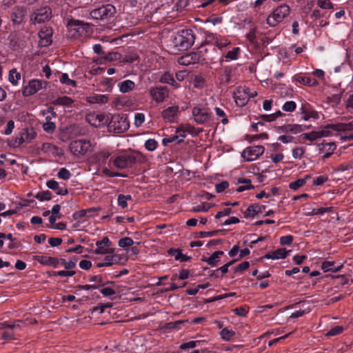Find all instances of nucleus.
Returning a JSON list of instances; mask_svg holds the SVG:
<instances>
[{
	"instance_id": "obj_1",
	"label": "nucleus",
	"mask_w": 353,
	"mask_h": 353,
	"mask_svg": "<svg viewBox=\"0 0 353 353\" xmlns=\"http://www.w3.org/2000/svg\"><path fill=\"white\" fill-rule=\"evenodd\" d=\"M195 37L190 29L180 31L173 39L174 45L180 50H185L190 48L194 42Z\"/></svg>"
},
{
	"instance_id": "obj_2",
	"label": "nucleus",
	"mask_w": 353,
	"mask_h": 353,
	"mask_svg": "<svg viewBox=\"0 0 353 353\" xmlns=\"http://www.w3.org/2000/svg\"><path fill=\"white\" fill-rule=\"evenodd\" d=\"M130 123L125 115L115 114L112 116L108 124V130L117 134L123 133L128 130Z\"/></svg>"
},
{
	"instance_id": "obj_3",
	"label": "nucleus",
	"mask_w": 353,
	"mask_h": 353,
	"mask_svg": "<svg viewBox=\"0 0 353 353\" xmlns=\"http://www.w3.org/2000/svg\"><path fill=\"white\" fill-rule=\"evenodd\" d=\"M116 13V8L111 4L102 5L90 11V14L94 20L105 21L113 17Z\"/></svg>"
},
{
	"instance_id": "obj_4",
	"label": "nucleus",
	"mask_w": 353,
	"mask_h": 353,
	"mask_svg": "<svg viewBox=\"0 0 353 353\" xmlns=\"http://www.w3.org/2000/svg\"><path fill=\"white\" fill-rule=\"evenodd\" d=\"M290 8L285 3L281 4L275 8L273 12L268 17L267 23L272 27L276 26L278 23L289 15Z\"/></svg>"
},
{
	"instance_id": "obj_5",
	"label": "nucleus",
	"mask_w": 353,
	"mask_h": 353,
	"mask_svg": "<svg viewBox=\"0 0 353 353\" xmlns=\"http://www.w3.org/2000/svg\"><path fill=\"white\" fill-rule=\"evenodd\" d=\"M137 157L134 154H121L116 157L114 159L111 158L109 161V165H112L117 169H125L132 168L137 162Z\"/></svg>"
},
{
	"instance_id": "obj_6",
	"label": "nucleus",
	"mask_w": 353,
	"mask_h": 353,
	"mask_svg": "<svg viewBox=\"0 0 353 353\" xmlns=\"http://www.w3.org/2000/svg\"><path fill=\"white\" fill-rule=\"evenodd\" d=\"M92 145L89 140L79 139L73 141L69 145L70 150L74 156L84 155L92 151Z\"/></svg>"
},
{
	"instance_id": "obj_7",
	"label": "nucleus",
	"mask_w": 353,
	"mask_h": 353,
	"mask_svg": "<svg viewBox=\"0 0 353 353\" xmlns=\"http://www.w3.org/2000/svg\"><path fill=\"white\" fill-rule=\"evenodd\" d=\"M194 121L198 124H208L212 119V114L205 108L196 106L192 108Z\"/></svg>"
},
{
	"instance_id": "obj_8",
	"label": "nucleus",
	"mask_w": 353,
	"mask_h": 353,
	"mask_svg": "<svg viewBox=\"0 0 353 353\" xmlns=\"http://www.w3.org/2000/svg\"><path fill=\"white\" fill-rule=\"evenodd\" d=\"M52 17L51 9L48 7H43L37 9L30 17L32 23H42L49 21Z\"/></svg>"
},
{
	"instance_id": "obj_9",
	"label": "nucleus",
	"mask_w": 353,
	"mask_h": 353,
	"mask_svg": "<svg viewBox=\"0 0 353 353\" xmlns=\"http://www.w3.org/2000/svg\"><path fill=\"white\" fill-rule=\"evenodd\" d=\"M265 148L263 145H253L246 148L241 156L246 161H252L257 159L263 154Z\"/></svg>"
},
{
	"instance_id": "obj_10",
	"label": "nucleus",
	"mask_w": 353,
	"mask_h": 353,
	"mask_svg": "<svg viewBox=\"0 0 353 353\" xmlns=\"http://www.w3.org/2000/svg\"><path fill=\"white\" fill-rule=\"evenodd\" d=\"M46 83L38 79H32L28 81V84L24 85L22 89L23 97H29L37 93L46 87Z\"/></svg>"
},
{
	"instance_id": "obj_11",
	"label": "nucleus",
	"mask_w": 353,
	"mask_h": 353,
	"mask_svg": "<svg viewBox=\"0 0 353 353\" xmlns=\"http://www.w3.org/2000/svg\"><path fill=\"white\" fill-rule=\"evenodd\" d=\"M149 93L151 98L157 103L163 102L169 97V90L165 86L151 88Z\"/></svg>"
},
{
	"instance_id": "obj_12",
	"label": "nucleus",
	"mask_w": 353,
	"mask_h": 353,
	"mask_svg": "<svg viewBox=\"0 0 353 353\" xmlns=\"http://www.w3.org/2000/svg\"><path fill=\"white\" fill-rule=\"evenodd\" d=\"M201 50H199V52L185 54L179 57L178 62L180 65L186 66L198 63L203 59L201 55Z\"/></svg>"
},
{
	"instance_id": "obj_13",
	"label": "nucleus",
	"mask_w": 353,
	"mask_h": 353,
	"mask_svg": "<svg viewBox=\"0 0 353 353\" xmlns=\"http://www.w3.org/2000/svg\"><path fill=\"white\" fill-rule=\"evenodd\" d=\"M257 95V92L256 91H250V90L248 88H244L242 89V91L238 90V92L235 94L234 99L236 103L239 106L244 105L247 101L250 98H254Z\"/></svg>"
},
{
	"instance_id": "obj_14",
	"label": "nucleus",
	"mask_w": 353,
	"mask_h": 353,
	"mask_svg": "<svg viewBox=\"0 0 353 353\" xmlns=\"http://www.w3.org/2000/svg\"><path fill=\"white\" fill-rule=\"evenodd\" d=\"M89 26L88 23L77 19H71L68 23V29L71 37H77L80 30H83Z\"/></svg>"
},
{
	"instance_id": "obj_15",
	"label": "nucleus",
	"mask_w": 353,
	"mask_h": 353,
	"mask_svg": "<svg viewBox=\"0 0 353 353\" xmlns=\"http://www.w3.org/2000/svg\"><path fill=\"white\" fill-rule=\"evenodd\" d=\"M87 122L94 127H100L107 122L105 117L103 114L96 113L94 112H90L85 117Z\"/></svg>"
},
{
	"instance_id": "obj_16",
	"label": "nucleus",
	"mask_w": 353,
	"mask_h": 353,
	"mask_svg": "<svg viewBox=\"0 0 353 353\" xmlns=\"http://www.w3.org/2000/svg\"><path fill=\"white\" fill-rule=\"evenodd\" d=\"M26 14V10L24 7L16 6L12 10L11 20L14 24L19 25L23 21Z\"/></svg>"
},
{
	"instance_id": "obj_17",
	"label": "nucleus",
	"mask_w": 353,
	"mask_h": 353,
	"mask_svg": "<svg viewBox=\"0 0 353 353\" xmlns=\"http://www.w3.org/2000/svg\"><path fill=\"white\" fill-rule=\"evenodd\" d=\"M52 29L50 27H44L39 32V43L42 46H48L52 43Z\"/></svg>"
},
{
	"instance_id": "obj_18",
	"label": "nucleus",
	"mask_w": 353,
	"mask_h": 353,
	"mask_svg": "<svg viewBox=\"0 0 353 353\" xmlns=\"http://www.w3.org/2000/svg\"><path fill=\"white\" fill-rule=\"evenodd\" d=\"M179 113V106L172 105L162 111L161 115L163 119L169 123H174L176 121Z\"/></svg>"
},
{
	"instance_id": "obj_19",
	"label": "nucleus",
	"mask_w": 353,
	"mask_h": 353,
	"mask_svg": "<svg viewBox=\"0 0 353 353\" xmlns=\"http://www.w3.org/2000/svg\"><path fill=\"white\" fill-rule=\"evenodd\" d=\"M33 259L43 265H52L57 268L59 264V259L55 257L43 256V255H35Z\"/></svg>"
},
{
	"instance_id": "obj_20",
	"label": "nucleus",
	"mask_w": 353,
	"mask_h": 353,
	"mask_svg": "<svg viewBox=\"0 0 353 353\" xmlns=\"http://www.w3.org/2000/svg\"><path fill=\"white\" fill-rule=\"evenodd\" d=\"M319 150L321 152H325V153L322 157L323 160L329 158L334 153L336 148V145L334 142L321 143L319 144Z\"/></svg>"
},
{
	"instance_id": "obj_21",
	"label": "nucleus",
	"mask_w": 353,
	"mask_h": 353,
	"mask_svg": "<svg viewBox=\"0 0 353 353\" xmlns=\"http://www.w3.org/2000/svg\"><path fill=\"white\" fill-rule=\"evenodd\" d=\"M232 73V68L229 66L221 68L219 74L220 83L226 85L228 84L231 81V77Z\"/></svg>"
},
{
	"instance_id": "obj_22",
	"label": "nucleus",
	"mask_w": 353,
	"mask_h": 353,
	"mask_svg": "<svg viewBox=\"0 0 353 353\" xmlns=\"http://www.w3.org/2000/svg\"><path fill=\"white\" fill-rule=\"evenodd\" d=\"M46 185L48 188L54 190L58 195H66L68 193L67 188L60 187L59 183L55 180L51 179L48 181Z\"/></svg>"
},
{
	"instance_id": "obj_23",
	"label": "nucleus",
	"mask_w": 353,
	"mask_h": 353,
	"mask_svg": "<svg viewBox=\"0 0 353 353\" xmlns=\"http://www.w3.org/2000/svg\"><path fill=\"white\" fill-rule=\"evenodd\" d=\"M159 81L162 83H168L174 88H179L180 87L179 84L176 81L173 75L170 72H165L162 74Z\"/></svg>"
},
{
	"instance_id": "obj_24",
	"label": "nucleus",
	"mask_w": 353,
	"mask_h": 353,
	"mask_svg": "<svg viewBox=\"0 0 353 353\" xmlns=\"http://www.w3.org/2000/svg\"><path fill=\"white\" fill-rule=\"evenodd\" d=\"M265 205H259V204H252L246 209L244 215L245 218L254 217L257 214L262 212V209H265Z\"/></svg>"
},
{
	"instance_id": "obj_25",
	"label": "nucleus",
	"mask_w": 353,
	"mask_h": 353,
	"mask_svg": "<svg viewBox=\"0 0 353 353\" xmlns=\"http://www.w3.org/2000/svg\"><path fill=\"white\" fill-rule=\"evenodd\" d=\"M86 101L90 103L105 104L108 101V97L105 94H93L88 97Z\"/></svg>"
},
{
	"instance_id": "obj_26",
	"label": "nucleus",
	"mask_w": 353,
	"mask_h": 353,
	"mask_svg": "<svg viewBox=\"0 0 353 353\" xmlns=\"http://www.w3.org/2000/svg\"><path fill=\"white\" fill-rule=\"evenodd\" d=\"M97 209L92 208L85 210H81L74 214V219L90 218L97 215Z\"/></svg>"
},
{
	"instance_id": "obj_27",
	"label": "nucleus",
	"mask_w": 353,
	"mask_h": 353,
	"mask_svg": "<svg viewBox=\"0 0 353 353\" xmlns=\"http://www.w3.org/2000/svg\"><path fill=\"white\" fill-rule=\"evenodd\" d=\"M288 252L285 248H279L272 253H268L263 258L268 259H285L288 256Z\"/></svg>"
},
{
	"instance_id": "obj_28",
	"label": "nucleus",
	"mask_w": 353,
	"mask_h": 353,
	"mask_svg": "<svg viewBox=\"0 0 353 353\" xmlns=\"http://www.w3.org/2000/svg\"><path fill=\"white\" fill-rule=\"evenodd\" d=\"M135 83L131 80H125L118 83L119 91L122 93H127L134 90Z\"/></svg>"
},
{
	"instance_id": "obj_29",
	"label": "nucleus",
	"mask_w": 353,
	"mask_h": 353,
	"mask_svg": "<svg viewBox=\"0 0 353 353\" xmlns=\"http://www.w3.org/2000/svg\"><path fill=\"white\" fill-rule=\"evenodd\" d=\"M168 253L169 255L174 256L175 260L181 262L188 261L190 259V256L183 254L179 249L170 248L168 250Z\"/></svg>"
},
{
	"instance_id": "obj_30",
	"label": "nucleus",
	"mask_w": 353,
	"mask_h": 353,
	"mask_svg": "<svg viewBox=\"0 0 353 353\" xmlns=\"http://www.w3.org/2000/svg\"><path fill=\"white\" fill-rule=\"evenodd\" d=\"M73 103L74 100L67 96L59 97L52 101V103L55 105L65 107H71Z\"/></svg>"
},
{
	"instance_id": "obj_31",
	"label": "nucleus",
	"mask_w": 353,
	"mask_h": 353,
	"mask_svg": "<svg viewBox=\"0 0 353 353\" xmlns=\"http://www.w3.org/2000/svg\"><path fill=\"white\" fill-rule=\"evenodd\" d=\"M224 252L223 251H216L208 259L203 258L202 260L206 262L208 265L211 266H216L219 261L221 256L223 255Z\"/></svg>"
},
{
	"instance_id": "obj_32",
	"label": "nucleus",
	"mask_w": 353,
	"mask_h": 353,
	"mask_svg": "<svg viewBox=\"0 0 353 353\" xmlns=\"http://www.w3.org/2000/svg\"><path fill=\"white\" fill-rule=\"evenodd\" d=\"M119 258L117 255L106 256L103 262L98 263V268L108 267L119 263Z\"/></svg>"
},
{
	"instance_id": "obj_33",
	"label": "nucleus",
	"mask_w": 353,
	"mask_h": 353,
	"mask_svg": "<svg viewBox=\"0 0 353 353\" xmlns=\"http://www.w3.org/2000/svg\"><path fill=\"white\" fill-rule=\"evenodd\" d=\"M341 268L342 265L335 266L334 262L333 261H323L321 264V268L324 272L332 271L333 272H337L341 270Z\"/></svg>"
},
{
	"instance_id": "obj_34",
	"label": "nucleus",
	"mask_w": 353,
	"mask_h": 353,
	"mask_svg": "<svg viewBox=\"0 0 353 353\" xmlns=\"http://www.w3.org/2000/svg\"><path fill=\"white\" fill-rule=\"evenodd\" d=\"M310 179V175H305L304 178L298 179L295 181L290 183L289 185V188L292 190H296L299 188L302 187L303 185H304L306 183L307 181Z\"/></svg>"
},
{
	"instance_id": "obj_35",
	"label": "nucleus",
	"mask_w": 353,
	"mask_h": 353,
	"mask_svg": "<svg viewBox=\"0 0 353 353\" xmlns=\"http://www.w3.org/2000/svg\"><path fill=\"white\" fill-rule=\"evenodd\" d=\"M21 79V74L17 71L15 68L12 69L9 72L8 81L13 85H17L19 80Z\"/></svg>"
},
{
	"instance_id": "obj_36",
	"label": "nucleus",
	"mask_w": 353,
	"mask_h": 353,
	"mask_svg": "<svg viewBox=\"0 0 353 353\" xmlns=\"http://www.w3.org/2000/svg\"><path fill=\"white\" fill-rule=\"evenodd\" d=\"M132 197L130 194H128V195L119 194L118 196V199H117L118 205L121 208L124 209V208H127V206H128V201H132Z\"/></svg>"
},
{
	"instance_id": "obj_37",
	"label": "nucleus",
	"mask_w": 353,
	"mask_h": 353,
	"mask_svg": "<svg viewBox=\"0 0 353 353\" xmlns=\"http://www.w3.org/2000/svg\"><path fill=\"white\" fill-rule=\"evenodd\" d=\"M220 335L223 340L229 341L234 337L235 332L228 327H225L221 331Z\"/></svg>"
},
{
	"instance_id": "obj_38",
	"label": "nucleus",
	"mask_w": 353,
	"mask_h": 353,
	"mask_svg": "<svg viewBox=\"0 0 353 353\" xmlns=\"http://www.w3.org/2000/svg\"><path fill=\"white\" fill-rule=\"evenodd\" d=\"M332 208H314L311 211L306 212L305 214L306 216H312L316 214H323L325 212H329L332 211Z\"/></svg>"
},
{
	"instance_id": "obj_39",
	"label": "nucleus",
	"mask_w": 353,
	"mask_h": 353,
	"mask_svg": "<svg viewBox=\"0 0 353 353\" xmlns=\"http://www.w3.org/2000/svg\"><path fill=\"white\" fill-rule=\"evenodd\" d=\"M298 80L299 83L305 85L314 86L318 84V81L315 79L309 77H299Z\"/></svg>"
},
{
	"instance_id": "obj_40",
	"label": "nucleus",
	"mask_w": 353,
	"mask_h": 353,
	"mask_svg": "<svg viewBox=\"0 0 353 353\" xmlns=\"http://www.w3.org/2000/svg\"><path fill=\"white\" fill-rule=\"evenodd\" d=\"M34 197L40 201H50L52 199V193L49 190L38 192Z\"/></svg>"
},
{
	"instance_id": "obj_41",
	"label": "nucleus",
	"mask_w": 353,
	"mask_h": 353,
	"mask_svg": "<svg viewBox=\"0 0 353 353\" xmlns=\"http://www.w3.org/2000/svg\"><path fill=\"white\" fill-rule=\"evenodd\" d=\"M122 55L117 52H110L104 56V59L109 61H119L121 62Z\"/></svg>"
},
{
	"instance_id": "obj_42",
	"label": "nucleus",
	"mask_w": 353,
	"mask_h": 353,
	"mask_svg": "<svg viewBox=\"0 0 353 353\" xmlns=\"http://www.w3.org/2000/svg\"><path fill=\"white\" fill-rule=\"evenodd\" d=\"M59 263L62 265L65 270H72L76 267L77 265V259L70 260L67 261L64 259H59Z\"/></svg>"
},
{
	"instance_id": "obj_43",
	"label": "nucleus",
	"mask_w": 353,
	"mask_h": 353,
	"mask_svg": "<svg viewBox=\"0 0 353 353\" xmlns=\"http://www.w3.org/2000/svg\"><path fill=\"white\" fill-rule=\"evenodd\" d=\"M223 230H216L210 232H199L196 233V237L198 238H205V237H211L214 236L215 235H217L220 233H222Z\"/></svg>"
},
{
	"instance_id": "obj_44",
	"label": "nucleus",
	"mask_w": 353,
	"mask_h": 353,
	"mask_svg": "<svg viewBox=\"0 0 353 353\" xmlns=\"http://www.w3.org/2000/svg\"><path fill=\"white\" fill-rule=\"evenodd\" d=\"M110 153L106 150H102L96 154V159L101 163H105L110 157Z\"/></svg>"
},
{
	"instance_id": "obj_45",
	"label": "nucleus",
	"mask_w": 353,
	"mask_h": 353,
	"mask_svg": "<svg viewBox=\"0 0 353 353\" xmlns=\"http://www.w3.org/2000/svg\"><path fill=\"white\" fill-rule=\"evenodd\" d=\"M330 128H332L333 130H336V128L335 125H328L325 126L321 130L318 131L319 132V138L326 137L330 136L332 134V132L330 130Z\"/></svg>"
},
{
	"instance_id": "obj_46",
	"label": "nucleus",
	"mask_w": 353,
	"mask_h": 353,
	"mask_svg": "<svg viewBox=\"0 0 353 353\" xmlns=\"http://www.w3.org/2000/svg\"><path fill=\"white\" fill-rule=\"evenodd\" d=\"M144 146L147 150L152 152L157 149L158 142L154 139H149L145 142Z\"/></svg>"
},
{
	"instance_id": "obj_47",
	"label": "nucleus",
	"mask_w": 353,
	"mask_h": 353,
	"mask_svg": "<svg viewBox=\"0 0 353 353\" xmlns=\"http://www.w3.org/2000/svg\"><path fill=\"white\" fill-rule=\"evenodd\" d=\"M194 130V128L190 124H183L181 125L176 129V133H181V132H185V134L187 132L192 134L193 133V131Z\"/></svg>"
},
{
	"instance_id": "obj_48",
	"label": "nucleus",
	"mask_w": 353,
	"mask_h": 353,
	"mask_svg": "<svg viewBox=\"0 0 353 353\" xmlns=\"http://www.w3.org/2000/svg\"><path fill=\"white\" fill-rule=\"evenodd\" d=\"M61 83L65 84L67 85H70L74 88L77 87V83L75 81L72 80L69 78L68 74L67 73H63L61 74V79H60Z\"/></svg>"
},
{
	"instance_id": "obj_49",
	"label": "nucleus",
	"mask_w": 353,
	"mask_h": 353,
	"mask_svg": "<svg viewBox=\"0 0 353 353\" xmlns=\"http://www.w3.org/2000/svg\"><path fill=\"white\" fill-rule=\"evenodd\" d=\"M239 48L236 47L234 48L232 50L228 51L225 55L226 61L236 59L239 53Z\"/></svg>"
},
{
	"instance_id": "obj_50",
	"label": "nucleus",
	"mask_w": 353,
	"mask_h": 353,
	"mask_svg": "<svg viewBox=\"0 0 353 353\" xmlns=\"http://www.w3.org/2000/svg\"><path fill=\"white\" fill-rule=\"evenodd\" d=\"M211 204L208 203H203L201 205H199L196 206H194L191 211L194 212H206L209 210V209L211 208Z\"/></svg>"
},
{
	"instance_id": "obj_51",
	"label": "nucleus",
	"mask_w": 353,
	"mask_h": 353,
	"mask_svg": "<svg viewBox=\"0 0 353 353\" xmlns=\"http://www.w3.org/2000/svg\"><path fill=\"white\" fill-rule=\"evenodd\" d=\"M55 128V123L48 120V117H46V121L43 124V129L44 131L48 133H52L54 131Z\"/></svg>"
},
{
	"instance_id": "obj_52",
	"label": "nucleus",
	"mask_w": 353,
	"mask_h": 353,
	"mask_svg": "<svg viewBox=\"0 0 353 353\" xmlns=\"http://www.w3.org/2000/svg\"><path fill=\"white\" fill-rule=\"evenodd\" d=\"M139 59V56L135 53L128 54L125 55L124 57L122 56L121 58V63H134L137 60Z\"/></svg>"
},
{
	"instance_id": "obj_53",
	"label": "nucleus",
	"mask_w": 353,
	"mask_h": 353,
	"mask_svg": "<svg viewBox=\"0 0 353 353\" xmlns=\"http://www.w3.org/2000/svg\"><path fill=\"white\" fill-rule=\"evenodd\" d=\"M239 183H246V185L238 187L236 189V191L238 192H243L244 190L254 188V187L251 185V180L250 179H243L242 181L239 180Z\"/></svg>"
},
{
	"instance_id": "obj_54",
	"label": "nucleus",
	"mask_w": 353,
	"mask_h": 353,
	"mask_svg": "<svg viewBox=\"0 0 353 353\" xmlns=\"http://www.w3.org/2000/svg\"><path fill=\"white\" fill-rule=\"evenodd\" d=\"M317 5L319 8L325 10H330L334 8L330 0H317Z\"/></svg>"
},
{
	"instance_id": "obj_55",
	"label": "nucleus",
	"mask_w": 353,
	"mask_h": 353,
	"mask_svg": "<svg viewBox=\"0 0 353 353\" xmlns=\"http://www.w3.org/2000/svg\"><path fill=\"white\" fill-rule=\"evenodd\" d=\"M134 244L133 240L130 237H125L119 239L118 245L121 248H126Z\"/></svg>"
},
{
	"instance_id": "obj_56",
	"label": "nucleus",
	"mask_w": 353,
	"mask_h": 353,
	"mask_svg": "<svg viewBox=\"0 0 353 353\" xmlns=\"http://www.w3.org/2000/svg\"><path fill=\"white\" fill-rule=\"evenodd\" d=\"M214 110H215V112H216V114L219 117H222L223 119H221V123L223 124V125H226L228 123L229 121L228 119H227L226 117V114L224 112V110L220 108H218V107H216L214 108Z\"/></svg>"
},
{
	"instance_id": "obj_57",
	"label": "nucleus",
	"mask_w": 353,
	"mask_h": 353,
	"mask_svg": "<svg viewBox=\"0 0 353 353\" xmlns=\"http://www.w3.org/2000/svg\"><path fill=\"white\" fill-rule=\"evenodd\" d=\"M296 108V104L293 101H287L282 106L283 110L285 112H293L295 110Z\"/></svg>"
},
{
	"instance_id": "obj_58",
	"label": "nucleus",
	"mask_w": 353,
	"mask_h": 353,
	"mask_svg": "<svg viewBox=\"0 0 353 353\" xmlns=\"http://www.w3.org/2000/svg\"><path fill=\"white\" fill-rule=\"evenodd\" d=\"M57 176L59 179H63V180H68V179H69L70 178L71 173L66 168H61L59 170V172L57 174Z\"/></svg>"
},
{
	"instance_id": "obj_59",
	"label": "nucleus",
	"mask_w": 353,
	"mask_h": 353,
	"mask_svg": "<svg viewBox=\"0 0 353 353\" xmlns=\"http://www.w3.org/2000/svg\"><path fill=\"white\" fill-rule=\"evenodd\" d=\"M343 331V327L336 325L331 328L326 334L328 336H336L340 334Z\"/></svg>"
},
{
	"instance_id": "obj_60",
	"label": "nucleus",
	"mask_w": 353,
	"mask_h": 353,
	"mask_svg": "<svg viewBox=\"0 0 353 353\" xmlns=\"http://www.w3.org/2000/svg\"><path fill=\"white\" fill-rule=\"evenodd\" d=\"M76 274V272L72 270H59L58 272H54V276H72Z\"/></svg>"
},
{
	"instance_id": "obj_61",
	"label": "nucleus",
	"mask_w": 353,
	"mask_h": 353,
	"mask_svg": "<svg viewBox=\"0 0 353 353\" xmlns=\"http://www.w3.org/2000/svg\"><path fill=\"white\" fill-rule=\"evenodd\" d=\"M302 136L304 139L310 141H314L319 139L318 131H313L309 133H304L302 134Z\"/></svg>"
},
{
	"instance_id": "obj_62",
	"label": "nucleus",
	"mask_w": 353,
	"mask_h": 353,
	"mask_svg": "<svg viewBox=\"0 0 353 353\" xmlns=\"http://www.w3.org/2000/svg\"><path fill=\"white\" fill-rule=\"evenodd\" d=\"M145 121V115L143 113H136L134 115V125L136 127L141 126Z\"/></svg>"
},
{
	"instance_id": "obj_63",
	"label": "nucleus",
	"mask_w": 353,
	"mask_h": 353,
	"mask_svg": "<svg viewBox=\"0 0 353 353\" xmlns=\"http://www.w3.org/2000/svg\"><path fill=\"white\" fill-rule=\"evenodd\" d=\"M305 153V150L301 147H296L292 150V156L294 159H301Z\"/></svg>"
},
{
	"instance_id": "obj_64",
	"label": "nucleus",
	"mask_w": 353,
	"mask_h": 353,
	"mask_svg": "<svg viewBox=\"0 0 353 353\" xmlns=\"http://www.w3.org/2000/svg\"><path fill=\"white\" fill-rule=\"evenodd\" d=\"M35 137V133L34 132H29L26 131V133H23L21 135V139L24 142H30Z\"/></svg>"
}]
</instances>
